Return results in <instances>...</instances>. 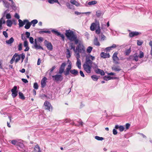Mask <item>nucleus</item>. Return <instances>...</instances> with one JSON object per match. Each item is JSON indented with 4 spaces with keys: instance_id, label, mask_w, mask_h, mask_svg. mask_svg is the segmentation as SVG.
Listing matches in <instances>:
<instances>
[{
    "instance_id": "nucleus-39",
    "label": "nucleus",
    "mask_w": 152,
    "mask_h": 152,
    "mask_svg": "<svg viewBox=\"0 0 152 152\" xmlns=\"http://www.w3.org/2000/svg\"><path fill=\"white\" fill-rule=\"evenodd\" d=\"M54 34H55L57 36H59V35L60 34V33L57 31H55L54 30H52L51 31Z\"/></svg>"
},
{
    "instance_id": "nucleus-47",
    "label": "nucleus",
    "mask_w": 152,
    "mask_h": 152,
    "mask_svg": "<svg viewBox=\"0 0 152 152\" xmlns=\"http://www.w3.org/2000/svg\"><path fill=\"white\" fill-rule=\"evenodd\" d=\"M34 88L35 89H37L38 88V84L37 83H34V86H33Z\"/></svg>"
},
{
    "instance_id": "nucleus-5",
    "label": "nucleus",
    "mask_w": 152,
    "mask_h": 152,
    "mask_svg": "<svg viewBox=\"0 0 152 152\" xmlns=\"http://www.w3.org/2000/svg\"><path fill=\"white\" fill-rule=\"evenodd\" d=\"M53 80L56 83L61 81L63 79V77L61 75H56L52 76Z\"/></svg>"
},
{
    "instance_id": "nucleus-43",
    "label": "nucleus",
    "mask_w": 152,
    "mask_h": 152,
    "mask_svg": "<svg viewBox=\"0 0 152 152\" xmlns=\"http://www.w3.org/2000/svg\"><path fill=\"white\" fill-rule=\"evenodd\" d=\"M66 64L65 62L61 64L60 68H61L62 69H63V70L64 71L65 67V66H66Z\"/></svg>"
},
{
    "instance_id": "nucleus-25",
    "label": "nucleus",
    "mask_w": 152,
    "mask_h": 152,
    "mask_svg": "<svg viewBox=\"0 0 152 152\" xmlns=\"http://www.w3.org/2000/svg\"><path fill=\"white\" fill-rule=\"evenodd\" d=\"M76 65L78 68L80 69L81 68V63L80 59H77Z\"/></svg>"
},
{
    "instance_id": "nucleus-46",
    "label": "nucleus",
    "mask_w": 152,
    "mask_h": 152,
    "mask_svg": "<svg viewBox=\"0 0 152 152\" xmlns=\"http://www.w3.org/2000/svg\"><path fill=\"white\" fill-rule=\"evenodd\" d=\"M143 41L142 40L140 41L137 40V43L138 45L140 46L143 44Z\"/></svg>"
},
{
    "instance_id": "nucleus-63",
    "label": "nucleus",
    "mask_w": 152,
    "mask_h": 152,
    "mask_svg": "<svg viewBox=\"0 0 152 152\" xmlns=\"http://www.w3.org/2000/svg\"><path fill=\"white\" fill-rule=\"evenodd\" d=\"M3 2L4 4V5L6 7H7L9 6V4L7 1H3Z\"/></svg>"
},
{
    "instance_id": "nucleus-33",
    "label": "nucleus",
    "mask_w": 152,
    "mask_h": 152,
    "mask_svg": "<svg viewBox=\"0 0 152 152\" xmlns=\"http://www.w3.org/2000/svg\"><path fill=\"white\" fill-rule=\"evenodd\" d=\"M38 21L37 20L35 19L34 20L31 21V23L33 24V26L34 27L35 26V25L37 23Z\"/></svg>"
},
{
    "instance_id": "nucleus-6",
    "label": "nucleus",
    "mask_w": 152,
    "mask_h": 152,
    "mask_svg": "<svg viewBox=\"0 0 152 152\" xmlns=\"http://www.w3.org/2000/svg\"><path fill=\"white\" fill-rule=\"evenodd\" d=\"M44 105L45 106V108L46 110L49 111H52L53 107L50 103L48 101H46L44 103Z\"/></svg>"
},
{
    "instance_id": "nucleus-27",
    "label": "nucleus",
    "mask_w": 152,
    "mask_h": 152,
    "mask_svg": "<svg viewBox=\"0 0 152 152\" xmlns=\"http://www.w3.org/2000/svg\"><path fill=\"white\" fill-rule=\"evenodd\" d=\"M48 1L51 4H53L54 3H57L58 4H60L58 0H48Z\"/></svg>"
},
{
    "instance_id": "nucleus-49",
    "label": "nucleus",
    "mask_w": 152,
    "mask_h": 152,
    "mask_svg": "<svg viewBox=\"0 0 152 152\" xmlns=\"http://www.w3.org/2000/svg\"><path fill=\"white\" fill-rule=\"evenodd\" d=\"M139 57L140 58H142L144 57V53L143 52L140 51Z\"/></svg>"
},
{
    "instance_id": "nucleus-54",
    "label": "nucleus",
    "mask_w": 152,
    "mask_h": 152,
    "mask_svg": "<svg viewBox=\"0 0 152 152\" xmlns=\"http://www.w3.org/2000/svg\"><path fill=\"white\" fill-rule=\"evenodd\" d=\"M134 58V56L133 55H131L130 56L129 58H127V60L128 61H130L131 60H133V59Z\"/></svg>"
},
{
    "instance_id": "nucleus-16",
    "label": "nucleus",
    "mask_w": 152,
    "mask_h": 152,
    "mask_svg": "<svg viewBox=\"0 0 152 152\" xmlns=\"http://www.w3.org/2000/svg\"><path fill=\"white\" fill-rule=\"evenodd\" d=\"M47 79L46 77H44L41 80V87L42 88H44L46 85V83L45 81Z\"/></svg>"
},
{
    "instance_id": "nucleus-52",
    "label": "nucleus",
    "mask_w": 152,
    "mask_h": 152,
    "mask_svg": "<svg viewBox=\"0 0 152 152\" xmlns=\"http://www.w3.org/2000/svg\"><path fill=\"white\" fill-rule=\"evenodd\" d=\"M26 40L24 41V45L25 47H28V42L26 40V39H25Z\"/></svg>"
},
{
    "instance_id": "nucleus-20",
    "label": "nucleus",
    "mask_w": 152,
    "mask_h": 152,
    "mask_svg": "<svg viewBox=\"0 0 152 152\" xmlns=\"http://www.w3.org/2000/svg\"><path fill=\"white\" fill-rule=\"evenodd\" d=\"M14 41V39L13 37H11L9 40H6V42L8 44H11Z\"/></svg>"
},
{
    "instance_id": "nucleus-44",
    "label": "nucleus",
    "mask_w": 152,
    "mask_h": 152,
    "mask_svg": "<svg viewBox=\"0 0 152 152\" xmlns=\"http://www.w3.org/2000/svg\"><path fill=\"white\" fill-rule=\"evenodd\" d=\"M44 33L48 34H50V31H40L39 32V33L40 34Z\"/></svg>"
},
{
    "instance_id": "nucleus-32",
    "label": "nucleus",
    "mask_w": 152,
    "mask_h": 152,
    "mask_svg": "<svg viewBox=\"0 0 152 152\" xmlns=\"http://www.w3.org/2000/svg\"><path fill=\"white\" fill-rule=\"evenodd\" d=\"M18 94L20 98L22 100H24L25 99V97L22 93L19 92Z\"/></svg>"
},
{
    "instance_id": "nucleus-2",
    "label": "nucleus",
    "mask_w": 152,
    "mask_h": 152,
    "mask_svg": "<svg viewBox=\"0 0 152 152\" xmlns=\"http://www.w3.org/2000/svg\"><path fill=\"white\" fill-rule=\"evenodd\" d=\"M90 29L91 31L95 30V33L98 35L99 34L101 33L100 24L98 22L92 23L90 27Z\"/></svg>"
},
{
    "instance_id": "nucleus-22",
    "label": "nucleus",
    "mask_w": 152,
    "mask_h": 152,
    "mask_svg": "<svg viewBox=\"0 0 152 152\" xmlns=\"http://www.w3.org/2000/svg\"><path fill=\"white\" fill-rule=\"evenodd\" d=\"M100 76L94 75L91 76V77L94 81H96L99 78Z\"/></svg>"
},
{
    "instance_id": "nucleus-7",
    "label": "nucleus",
    "mask_w": 152,
    "mask_h": 152,
    "mask_svg": "<svg viewBox=\"0 0 152 152\" xmlns=\"http://www.w3.org/2000/svg\"><path fill=\"white\" fill-rule=\"evenodd\" d=\"M118 53L115 52L113 55L112 58L113 61V62L115 64H119L120 62L119 61V58L117 56Z\"/></svg>"
},
{
    "instance_id": "nucleus-53",
    "label": "nucleus",
    "mask_w": 152,
    "mask_h": 152,
    "mask_svg": "<svg viewBox=\"0 0 152 152\" xmlns=\"http://www.w3.org/2000/svg\"><path fill=\"white\" fill-rule=\"evenodd\" d=\"M76 53V55H77V59H80L79 58H80V55L79 54L80 53V52H79L78 51H77L76 53Z\"/></svg>"
},
{
    "instance_id": "nucleus-45",
    "label": "nucleus",
    "mask_w": 152,
    "mask_h": 152,
    "mask_svg": "<svg viewBox=\"0 0 152 152\" xmlns=\"http://www.w3.org/2000/svg\"><path fill=\"white\" fill-rule=\"evenodd\" d=\"M18 142L15 140H13L11 141V143L14 145H18Z\"/></svg>"
},
{
    "instance_id": "nucleus-62",
    "label": "nucleus",
    "mask_w": 152,
    "mask_h": 152,
    "mask_svg": "<svg viewBox=\"0 0 152 152\" xmlns=\"http://www.w3.org/2000/svg\"><path fill=\"white\" fill-rule=\"evenodd\" d=\"M3 34L6 38H7L8 37V34L6 31H3Z\"/></svg>"
},
{
    "instance_id": "nucleus-19",
    "label": "nucleus",
    "mask_w": 152,
    "mask_h": 152,
    "mask_svg": "<svg viewBox=\"0 0 152 152\" xmlns=\"http://www.w3.org/2000/svg\"><path fill=\"white\" fill-rule=\"evenodd\" d=\"M100 55L102 57L104 58H109L110 57V55L109 53H105L103 52L101 53Z\"/></svg>"
},
{
    "instance_id": "nucleus-31",
    "label": "nucleus",
    "mask_w": 152,
    "mask_h": 152,
    "mask_svg": "<svg viewBox=\"0 0 152 152\" xmlns=\"http://www.w3.org/2000/svg\"><path fill=\"white\" fill-rule=\"evenodd\" d=\"M67 53L66 54V57L68 58H70L71 56L70 51L69 50L67 49H66Z\"/></svg>"
},
{
    "instance_id": "nucleus-64",
    "label": "nucleus",
    "mask_w": 152,
    "mask_h": 152,
    "mask_svg": "<svg viewBox=\"0 0 152 152\" xmlns=\"http://www.w3.org/2000/svg\"><path fill=\"white\" fill-rule=\"evenodd\" d=\"M22 49V44L21 43H20L18 45V50H19L20 51Z\"/></svg>"
},
{
    "instance_id": "nucleus-1",
    "label": "nucleus",
    "mask_w": 152,
    "mask_h": 152,
    "mask_svg": "<svg viewBox=\"0 0 152 152\" xmlns=\"http://www.w3.org/2000/svg\"><path fill=\"white\" fill-rule=\"evenodd\" d=\"M25 57V54L24 53H22L21 54L19 55L17 53H15L13 55L12 58L10 61V63L11 64L13 63L15 61V63L17 62L20 60V58L22 59L21 62H22Z\"/></svg>"
},
{
    "instance_id": "nucleus-9",
    "label": "nucleus",
    "mask_w": 152,
    "mask_h": 152,
    "mask_svg": "<svg viewBox=\"0 0 152 152\" xmlns=\"http://www.w3.org/2000/svg\"><path fill=\"white\" fill-rule=\"evenodd\" d=\"M44 44L48 50H52L53 45L51 42L47 40H45L44 42Z\"/></svg>"
},
{
    "instance_id": "nucleus-10",
    "label": "nucleus",
    "mask_w": 152,
    "mask_h": 152,
    "mask_svg": "<svg viewBox=\"0 0 152 152\" xmlns=\"http://www.w3.org/2000/svg\"><path fill=\"white\" fill-rule=\"evenodd\" d=\"M83 66L85 70L87 73H91V66L84 64Z\"/></svg>"
},
{
    "instance_id": "nucleus-17",
    "label": "nucleus",
    "mask_w": 152,
    "mask_h": 152,
    "mask_svg": "<svg viewBox=\"0 0 152 152\" xmlns=\"http://www.w3.org/2000/svg\"><path fill=\"white\" fill-rule=\"evenodd\" d=\"M93 62L91 61L89 58H86V61L85 64H86L90 66H91Z\"/></svg>"
},
{
    "instance_id": "nucleus-30",
    "label": "nucleus",
    "mask_w": 152,
    "mask_h": 152,
    "mask_svg": "<svg viewBox=\"0 0 152 152\" xmlns=\"http://www.w3.org/2000/svg\"><path fill=\"white\" fill-rule=\"evenodd\" d=\"M70 2L77 6H78L79 5V4L75 0H71Z\"/></svg>"
},
{
    "instance_id": "nucleus-18",
    "label": "nucleus",
    "mask_w": 152,
    "mask_h": 152,
    "mask_svg": "<svg viewBox=\"0 0 152 152\" xmlns=\"http://www.w3.org/2000/svg\"><path fill=\"white\" fill-rule=\"evenodd\" d=\"M112 69L115 71H119L121 70L119 66L115 65L113 66L112 67Z\"/></svg>"
},
{
    "instance_id": "nucleus-29",
    "label": "nucleus",
    "mask_w": 152,
    "mask_h": 152,
    "mask_svg": "<svg viewBox=\"0 0 152 152\" xmlns=\"http://www.w3.org/2000/svg\"><path fill=\"white\" fill-rule=\"evenodd\" d=\"M71 41H75V44H77L78 43H80V41L79 42V40L77 39V36H75V38H73Z\"/></svg>"
},
{
    "instance_id": "nucleus-37",
    "label": "nucleus",
    "mask_w": 152,
    "mask_h": 152,
    "mask_svg": "<svg viewBox=\"0 0 152 152\" xmlns=\"http://www.w3.org/2000/svg\"><path fill=\"white\" fill-rule=\"evenodd\" d=\"M7 26L9 27H11L12 24V21L10 20H7Z\"/></svg>"
},
{
    "instance_id": "nucleus-51",
    "label": "nucleus",
    "mask_w": 152,
    "mask_h": 152,
    "mask_svg": "<svg viewBox=\"0 0 152 152\" xmlns=\"http://www.w3.org/2000/svg\"><path fill=\"white\" fill-rule=\"evenodd\" d=\"M124 129V127L123 126H119V130L120 132L123 131Z\"/></svg>"
},
{
    "instance_id": "nucleus-11",
    "label": "nucleus",
    "mask_w": 152,
    "mask_h": 152,
    "mask_svg": "<svg viewBox=\"0 0 152 152\" xmlns=\"http://www.w3.org/2000/svg\"><path fill=\"white\" fill-rule=\"evenodd\" d=\"M9 11V10H6L4 13V15L2 18L0 19V29H1L2 28V23H5V21L4 20L3 17L4 16L5 14L7 13Z\"/></svg>"
},
{
    "instance_id": "nucleus-59",
    "label": "nucleus",
    "mask_w": 152,
    "mask_h": 152,
    "mask_svg": "<svg viewBox=\"0 0 152 152\" xmlns=\"http://www.w3.org/2000/svg\"><path fill=\"white\" fill-rule=\"evenodd\" d=\"M26 37L27 38H29L30 37V33L28 32H26Z\"/></svg>"
},
{
    "instance_id": "nucleus-12",
    "label": "nucleus",
    "mask_w": 152,
    "mask_h": 152,
    "mask_svg": "<svg viewBox=\"0 0 152 152\" xmlns=\"http://www.w3.org/2000/svg\"><path fill=\"white\" fill-rule=\"evenodd\" d=\"M141 34L140 32L136 31H133L130 32L129 34V37H133Z\"/></svg>"
},
{
    "instance_id": "nucleus-60",
    "label": "nucleus",
    "mask_w": 152,
    "mask_h": 152,
    "mask_svg": "<svg viewBox=\"0 0 152 152\" xmlns=\"http://www.w3.org/2000/svg\"><path fill=\"white\" fill-rule=\"evenodd\" d=\"M101 40H104L106 38L105 36L104 35H103L102 33L101 34Z\"/></svg>"
},
{
    "instance_id": "nucleus-4",
    "label": "nucleus",
    "mask_w": 152,
    "mask_h": 152,
    "mask_svg": "<svg viewBox=\"0 0 152 152\" xmlns=\"http://www.w3.org/2000/svg\"><path fill=\"white\" fill-rule=\"evenodd\" d=\"M75 51H78L79 52L84 53L85 51V48L84 46L82 43H79L77 46Z\"/></svg>"
},
{
    "instance_id": "nucleus-38",
    "label": "nucleus",
    "mask_w": 152,
    "mask_h": 152,
    "mask_svg": "<svg viewBox=\"0 0 152 152\" xmlns=\"http://www.w3.org/2000/svg\"><path fill=\"white\" fill-rule=\"evenodd\" d=\"M70 47V50H72L73 49V50L74 51V52L75 53H76V51H75V50H76V49H75V47L73 45V44L72 43H71Z\"/></svg>"
},
{
    "instance_id": "nucleus-40",
    "label": "nucleus",
    "mask_w": 152,
    "mask_h": 152,
    "mask_svg": "<svg viewBox=\"0 0 152 152\" xmlns=\"http://www.w3.org/2000/svg\"><path fill=\"white\" fill-rule=\"evenodd\" d=\"M93 49V48L91 46H89L87 49V52L88 53H90Z\"/></svg>"
},
{
    "instance_id": "nucleus-57",
    "label": "nucleus",
    "mask_w": 152,
    "mask_h": 152,
    "mask_svg": "<svg viewBox=\"0 0 152 152\" xmlns=\"http://www.w3.org/2000/svg\"><path fill=\"white\" fill-rule=\"evenodd\" d=\"M43 38L42 37H39L38 38V40L39 42H41L43 41Z\"/></svg>"
},
{
    "instance_id": "nucleus-26",
    "label": "nucleus",
    "mask_w": 152,
    "mask_h": 152,
    "mask_svg": "<svg viewBox=\"0 0 152 152\" xmlns=\"http://www.w3.org/2000/svg\"><path fill=\"white\" fill-rule=\"evenodd\" d=\"M94 45L96 46H99L100 45V43L96 38L94 40Z\"/></svg>"
},
{
    "instance_id": "nucleus-48",
    "label": "nucleus",
    "mask_w": 152,
    "mask_h": 152,
    "mask_svg": "<svg viewBox=\"0 0 152 152\" xmlns=\"http://www.w3.org/2000/svg\"><path fill=\"white\" fill-rule=\"evenodd\" d=\"M102 13L101 11L99 10L98 11L96 12V15L97 17H99L101 15Z\"/></svg>"
},
{
    "instance_id": "nucleus-24",
    "label": "nucleus",
    "mask_w": 152,
    "mask_h": 152,
    "mask_svg": "<svg viewBox=\"0 0 152 152\" xmlns=\"http://www.w3.org/2000/svg\"><path fill=\"white\" fill-rule=\"evenodd\" d=\"M34 150L36 152H41L39 147L38 145L35 146L34 148Z\"/></svg>"
},
{
    "instance_id": "nucleus-8",
    "label": "nucleus",
    "mask_w": 152,
    "mask_h": 152,
    "mask_svg": "<svg viewBox=\"0 0 152 152\" xmlns=\"http://www.w3.org/2000/svg\"><path fill=\"white\" fill-rule=\"evenodd\" d=\"M12 96L13 98H15L18 95V91H17V87L15 86L11 89Z\"/></svg>"
},
{
    "instance_id": "nucleus-61",
    "label": "nucleus",
    "mask_w": 152,
    "mask_h": 152,
    "mask_svg": "<svg viewBox=\"0 0 152 152\" xmlns=\"http://www.w3.org/2000/svg\"><path fill=\"white\" fill-rule=\"evenodd\" d=\"M72 68L71 65L70 64L66 68V70H69L70 71Z\"/></svg>"
},
{
    "instance_id": "nucleus-42",
    "label": "nucleus",
    "mask_w": 152,
    "mask_h": 152,
    "mask_svg": "<svg viewBox=\"0 0 152 152\" xmlns=\"http://www.w3.org/2000/svg\"><path fill=\"white\" fill-rule=\"evenodd\" d=\"M95 139L98 140H102L104 139V138L102 137H100L98 136H96Z\"/></svg>"
},
{
    "instance_id": "nucleus-35",
    "label": "nucleus",
    "mask_w": 152,
    "mask_h": 152,
    "mask_svg": "<svg viewBox=\"0 0 152 152\" xmlns=\"http://www.w3.org/2000/svg\"><path fill=\"white\" fill-rule=\"evenodd\" d=\"M66 5L68 8L70 9H72L73 8V6L71 4L67 2Z\"/></svg>"
},
{
    "instance_id": "nucleus-21",
    "label": "nucleus",
    "mask_w": 152,
    "mask_h": 152,
    "mask_svg": "<svg viewBox=\"0 0 152 152\" xmlns=\"http://www.w3.org/2000/svg\"><path fill=\"white\" fill-rule=\"evenodd\" d=\"M26 24L24 26V28L26 29H29L31 25V23L29 22L28 20V22L26 23Z\"/></svg>"
},
{
    "instance_id": "nucleus-36",
    "label": "nucleus",
    "mask_w": 152,
    "mask_h": 152,
    "mask_svg": "<svg viewBox=\"0 0 152 152\" xmlns=\"http://www.w3.org/2000/svg\"><path fill=\"white\" fill-rule=\"evenodd\" d=\"M131 48H130L129 49H127L126 50L125 54L126 55H128L131 53Z\"/></svg>"
},
{
    "instance_id": "nucleus-56",
    "label": "nucleus",
    "mask_w": 152,
    "mask_h": 152,
    "mask_svg": "<svg viewBox=\"0 0 152 152\" xmlns=\"http://www.w3.org/2000/svg\"><path fill=\"white\" fill-rule=\"evenodd\" d=\"M6 18L7 19H10L11 18V16L10 13H8L6 14Z\"/></svg>"
},
{
    "instance_id": "nucleus-55",
    "label": "nucleus",
    "mask_w": 152,
    "mask_h": 152,
    "mask_svg": "<svg viewBox=\"0 0 152 152\" xmlns=\"http://www.w3.org/2000/svg\"><path fill=\"white\" fill-rule=\"evenodd\" d=\"M18 145H17V146H19L20 148H23V147H24V145L22 143H18Z\"/></svg>"
},
{
    "instance_id": "nucleus-14",
    "label": "nucleus",
    "mask_w": 152,
    "mask_h": 152,
    "mask_svg": "<svg viewBox=\"0 0 152 152\" xmlns=\"http://www.w3.org/2000/svg\"><path fill=\"white\" fill-rule=\"evenodd\" d=\"M35 48L36 49H42L43 50V48L39 45H37V39H34V45Z\"/></svg>"
},
{
    "instance_id": "nucleus-28",
    "label": "nucleus",
    "mask_w": 152,
    "mask_h": 152,
    "mask_svg": "<svg viewBox=\"0 0 152 152\" xmlns=\"http://www.w3.org/2000/svg\"><path fill=\"white\" fill-rule=\"evenodd\" d=\"M113 77L109 76H105L103 77L104 80H108L113 79Z\"/></svg>"
},
{
    "instance_id": "nucleus-15",
    "label": "nucleus",
    "mask_w": 152,
    "mask_h": 152,
    "mask_svg": "<svg viewBox=\"0 0 152 152\" xmlns=\"http://www.w3.org/2000/svg\"><path fill=\"white\" fill-rule=\"evenodd\" d=\"M19 25L20 27H22L26 23V22H28V20H24L22 21L20 19H19Z\"/></svg>"
},
{
    "instance_id": "nucleus-50",
    "label": "nucleus",
    "mask_w": 152,
    "mask_h": 152,
    "mask_svg": "<svg viewBox=\"0 0 152 152\" xmlns=\"http://www.w3.org/2000/svg\"><path fill=\"white\" fill-rule=\"evenodd\" d=\"M29 39L30 43L31 44H33L34 42V38L32 37H30L29 38Z\"/></svg>"
},
{
    "instance_id": "nucleus-41",
    "label": "nucleus",
    "mask_w": 152,
    "mask_h": 152,
    "mask_svg": "<svg viewBox=\"0 0 152 152\" xmlns=\"http://www.w3.org/2000/svg\"><path fill=\"white\" fill-rule=\"evenodd\" d=\"M138 55L134 54V58L133 59V60H135L136 61H138Z\"/></svg>"
},
{
    "instance_id": "nucleus-23",
    "label": "nucleus",
    "mask_w": 152,
    "mask_h": 152,
    "mask_svg": "<svg viewBox=\"0 0 152 152\" xmlns=\"http://www.w3.org/2000/svg\"><path fill=\"white\" fill-rule=\"evenodd\" d=\"M70 72L71 74H72L75 75H77L78 74V71L77 70H76L75 69L71 70H70Z\"/></svg>"
},
{
    "instance_id": "nucleus-13",
    "label": "nucleus",
    "mask_w": 152,
    "mask_h": 152,
    "mask_svg": "<svg viewBox=\"0 0 152 152\" xmlns=\"http://www.w3.org/2000/svg\"><path fill=\"white\" fill-rule=\"evenodd\" d=\"M95 72L97 74H100L101 75H105L104 72L102 70L99 69H97L94 70Z\"/></svg>"
},
{
    "instance_id": "nucleus-58",
    "label": "nucleus",
    "mask_w": 152,
    "mask_h": 152,
    "mask_svg": "<svg viewBox=\"0 0 152 152\" xmlns=\"http://www.w3.org/2000/svg\"><path fill=\"white\" fill-rule=\"evenodd\" d=\"M130 126V124L129 123H126L125 125L126 129H129Z\"/></svg>"
},
{
    "instance_id": "nucleus-34",
    "label": "nucleus",
    "mask_w": 152,
    "mask_h": 152,
    "mask_svg": "<svg viewBox=\"0 0 152 152\" xmlns=\"http://www.w3.org/2000/svg\"><path fill=\"white\" fill-rule=\"evenodd\" d=\"M97 3V1H89L88 3V4L89 5H94Z\"/></svg>"
},
{
    "instance_id": "nucleus-3",
    "label": "nucleus",
    "mask_w": 152,
    "mask_h": 152,
    "mask_svg": "<svg viewBox=\"0 0 152 152\" xmlns=\"http://www.w3.org/2000/svg\"><path fill=\"white\" fill-rule=\"evenodd\" d=\"M65 35L70 40H71L73 38H75L76 36L74 32L70 29L66 31Z\"/></svg>"
}]
</instances>
